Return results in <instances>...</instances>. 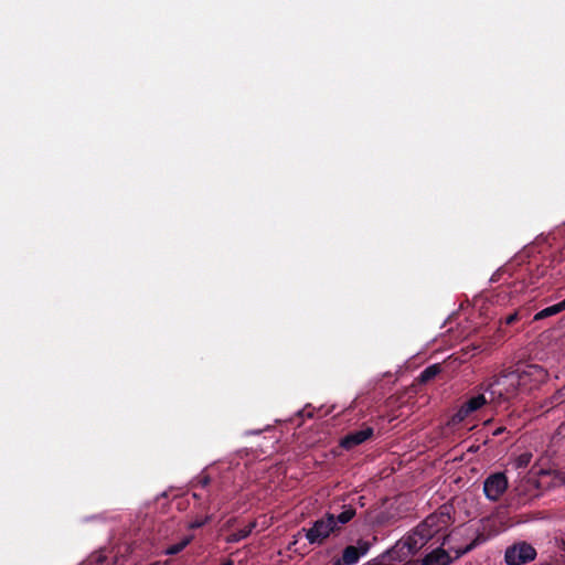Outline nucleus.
<instances>
[{
    "mask_svg": "<svg viewBox=\"0 0 565 565\" xmlns=\"http://www.w3.org/2000/svg\"><path fill=\"white\" fill-rule=\"evenodd\" d=\"M490 403L502 404L521 396L520 382L514 370L493 376L486 386Z\"/></svg>",
    "mask_w": 565,
    "mask_h": 565,
    "instance_id": "obj_1",
    "label": "nucleus"
},
{
    "mask_svg": "<svg viewBox=\"0 0 565 565\" xmlns=\"http://www.w3.org/2000/svg\"><path fill=\"white\" fill-rule=\"evenodd\" d=\"M424 531L416 526L408 535L397 541L395 545L386 552V556L390 561L404 562L415 555L422 550L429 541L427 535H424Z\"/></svg>",
    "mask_w": 565,
    "mask_h": 565,
    "instance_id": "obj_2",
    "label": "nucleus"
},
{
    "mask_svg": "<svg viewBox=\"0 0 565 565\" xmlns=\"http://www.w3.org/2000/svg\"><path fill=\"white\" fill-rule=\"evenodd\" d=\"M520 382L521 395L537 388L547 380V372L537 364H529L514 370Z\"/></svg>",
    "mask_w": 565,
    "mask_h": 565,
    "instance_id": "obj_3",
    "label": "nucleus"
},
{
    "mask_svg": "<svg viewBox=\"0 0 565 565\" xmlns=\"http://www.w3.org/2000/svg\"><path fill=\"white\" fill-rule=\"evenodd\" d=\"M451 524L450 512L447 507H443L439 511L428 515L419 527L424 531L429 540L443 534Z\"/></svg>",
    "mask_w": 565,
    "mask_h": 565,
    "instance_id": "obj_4",
    "label": "nucleus"
},
{
    "mask_svg": "<svg viewBox=\"0 0 565 565\" xmlns=\"http://www.w3.org/2000/svg\"><path fill=\"white\" fill-rule=\"evenodd\" d=\"M337 521L333 514H328L326 518L317 520L311 527L303 531L306 539L310 544L321 545L330 534L335 531Z\"/></svg>",
    "mask_w": 565,
    "mask_h": 565,
    "instance_id": "obj_5",
    "label": "nucleus"
},
{
    "mask_svg": "<svg viewBox=\"0 0 565 565\" xmlns=\"http://www.w3.org/2000/svg\"><path fill=\"white\" fill-rule=\"evenodd\" d=\"M535 489L553 490L565 486V469L561 470H540L537 477H531L526 480Z\"/></svg>",
    "mask_w": 565,
    "mask_h": 565,
    "instance_id": "obj_6",
    "label": "nucleus"
},
{
    "mask_svg": "<svg viewBox=\"0 0 565 565\" xmlns=\"http://www.w3.org/2000/svg\"><path fill=\"white\" fill-rule=\"evenodd\" d=\"M535 548L526 543L520 542L505 550L504 559L508 565H522L535 558Z\"/></svg>",
    "mask_w": 565,
    "mask_h": 565,
    "instance_id": "obj_7",
    "label": "nucleus"
},
{
    "mask_svg": "<svg viewBox=\"0 0 565 565\" xmlns=\"http://www.w3.org/2000/svg\"><path fill=\"white\" fill-rule=\"evenodd\" d=\"M508 489V479L504 473L497 472L489 476L483 482L486 497L491 501H497Z\"/></svg>",
    "mask_w": 565,
    "mask_h": 565,
    "instance_id": "obj_8",
    "label": "nucleus"
},
{
    "mask_svg": "<svg viewBox=\"0 0 565 565\" xmlns=\"http://www.w3.org/2000/svg\"><path fill=\"white\" fill-rule=\"evenodd\" d=\"M471 548L472 545H468L465 550L457 551L455 557H452L446 550L437 547L433 550L430 553L426 554V556L422 561V565H449L452 563L455 558L460 557L462 554L469 552Z\"/></svg>",
    "mask_w": 565,
    "mask_h": 565,
    "instance_id": "obj_9",
    "label": "nucleus"
},
{
    "mask_svg": "<svg viewBox=\"0 0 565 565\" xmlns=\"http://www.w3.org/2000/svg\"><path fill=\"white\" fill-rule=\"evenodd\" d=\"M490 403L489 397L486 394H479L468 399L455 414L452 422L459 423L468 417L471 413L481 408L484 404Z\"/></svg>",
    "mask_w": 565,
    "mask_h": 565,
    "instance_id": "obj_10",
    "label": "nucleus"
},
{
    "mask_svg": "<svg viewBox=\"0 0 565 565\" xmlns=\"http://www.w3.org/2000/svg\"><path fill=\"white\" fill-rule=\"evenodd\" d=\"M370 550L367 541L360 540L356 546H347L342 553V564L354 565L359 562L361 556H364Z\"/></svg>",
    "mask_w": 565,
    "mask_h": 565,
    "instance_id": "obj_11",
    "label": "nucleus"
},
{
    "mask_svg": "<svg viewBox=\"0 0 565 565\" xmlns=\"http://www.w3.org/2000/svg\"><path fill=\"white\" fill-rule=\"evenodd\" d=\"M373 435V429L371 427H366L364 429L351 433L347 435L341 440V446L345 449H351L365 440H367Z\"/></svg>",
    "mask_w": 565,
    "mask_h": 565,
    "instance_id": "obj_12",
    "label": "nucleus"
},
{
    "mask_svg": "<svg viewBox=\"0 0 565 565\" xmlns=\"http://www.w3.org/2000/svg\"><path fill=\"white\" fill-rule=\"evenodd\" d=\"M531 477H537V475L529 473L525 477H523L522 479H520V481L515 486V491H516L518 495L523 497L526 500L537 498L542 492V489H535L531 484V482L526 481Z\"/></svg>",
    "mask_w": 565,
    "mask_h": 565,
    "instance_id": "obj_13",
    "label": "nucleus"
},
{
    "mask_svg": "<svg viewBox=\"0 0 565 565\" xmlns=\"http://www.w3.org/2000/svg\"><path fill=\"white\" fill-rule=\"evenodd\" d=\"M563 310H565V299L556 305L550 306V307L539 311L534 316V320L545 319L547 317L557 315V313L562 312Z\"/></svg>",
    "mask_w": 565,
    "mask_h": 565,
    "instance_id": "obj_14",
    "label": "nucleus"
},
{
    "mask_svg": "<svg viewBox=\"0 0 565 565\" xmlns=\"http://www.w3.org/2000/svg\"><path fill=\"white\" fill-rule=\"evenodd\" d=\"M255 525H256L255 522H252L247 526L234 532L233 534H231L227 537V542L236 543V542L244 540L245 537H247L250 534V532L253 531Z\"/></svg>",
    "mask_w": 565,
    "mask_h": 565,
    "instance_id": "obj_15",
    "label": "nucleus"
},
{
    "mask_svg": "<svg viewBox=\"0 0 565 565\" xmlns=\"http://www.w3.org/2000/svg\"><path fill=\"white\" fill-rule=\"evenodd\" d=\"M440 372V366L438 364L430 365L426 367L419 376L420 382L426 383L434 379Z\"/></svg>",
    "mask_w": 565,
    "mask_h": 565,
    "instance_id": "obj_16",
    "label": "nucleus"
},
{
    "mask_svg": "<svg viewBox=\"0 0 565 565\" xmlns=\"http://www.w3.org/2000/svg\"><path fill=\"white\" fill-rule=\"evenodd\" d=\"M531 460H532V454L529 451H525V452L519 455L512 461V465L515 469H523L530 465Z\"/></svg>",
    "mask_w": 565,
    "mask_h": 565,
    "instance_id": "obj_17",
    "label": "nucleus"
},
{
    "mask_svg": "<svg viewBox=\"0 0 565 565\" xmlns=\"http://www.w3.org/2000/svg\"><path fill=\"white\" fill-rule=\"evenodd\" d=\"M191 541L192 536L184 537L181 542L169 546L164 553L167 555H175L183 551L188 546V544H190Z\"/></svg>",
    "mask_w": 565,
    "mask_h": 565,
    "instance_id": "obj_18",
    "label": "nucleus"
},
{
    "mask_svg": "<svg viewBox=\"0 0 565 565\" xmlns=\"http://www.w3.org/2000/svg\"><path fill=\"white\" fill-rule=\"evenodd\" d=\"M354 514L355 511L352 508H348L335 518V521L337 523L345 524L354 516Z\"/></svg>",
    "mask_w": 565,
    "mask_h": 565,
    "instance_id": "obj_19",
    "label": "nucleus"
},
{
    "mask_svg": "<svg viewBox=\"0 0 565 565\" xmlns=\"http://www.w3.org/2000/svg\"><path fill=\"white\" fill-rule=\"evenodd\" d=\"M518 320V313L514 312V313H511L509 315L507 318H505V323L507 324H512L513 322H515Z\"/></svg>",
    "mask_w": 565,
    "mask_h": 565,
    "instance_id": "obj_20",
    "label": "nucleus"
},
{
    "mask_svg": "<svg viewBox=\"0 0 565 565\" xmlns=\"http://www.w3.org/2000/svg\"><path fill=\"white\" fill-rule=\"evenodd\" d=\"M206 521H207V519L202 520V521L192 522L190 524V527H192V529L200 527V526L204 525Z\"/></svg>",
    "mask_w": 565,
    "mask_h": 565,
    "instance_id": "obj_21",
    "label": "nucleus"
},
{
    "mask_svg": "<svg viewBox=\"0 0 565 565\" xmlns=\"http://www.w3.org/2000/svg\"><path fill=\"white\" fill-rule=\"evenodd\" d=\"M333 565H344L342 564V557L340 559H337Z\"/></svg>",
    "mask_w": 565,
    "mask_h": 565,
    "instance_id": "obj_22",
    "label": "nucleus"
},
{
    "mask_svg": "<svg viewBox=\"0 0 565 565\" xmlns=\"http://www.w3.org/2000/svg\"><path fill=\"white\" fill-rule=\"evenodd\" d=\"M222 565H233V563L231 561H228L226 563H223Z\"/></svg>",
    "mask_w": 565,
    "mask_h": 565,
    "instance_id": "obj_23",
    "label": "nucleus"
}]
</instances>
